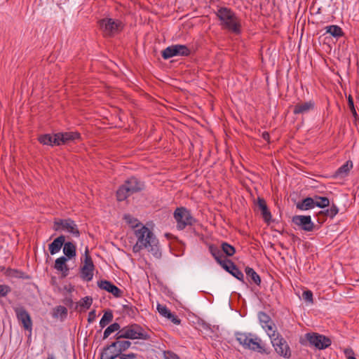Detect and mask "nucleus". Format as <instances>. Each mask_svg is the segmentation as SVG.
I'll use <instances>...</instances> for the list:
<instances>
[{"label": "nucleus", "mask_w": 359, "mask_h": 359, "mask_svg": "<svg viewBox=\"0 0 359 359\" xmlns=\"http://www.w3.org/2000/svg\"><path fill=\"white\" fill-rule=\"evenodd\" d=\"M10 291V287L5 285H0V297L6 296Z\"/></svg>", "instance_id": "de8ad7c7"}, {"label": "nucleus", "mask_w": 359, "mask_h": 359, "mask_svg": "<svg viewBox=\"0 0 359 359\" xmlns=\"http://www.w3.org/2000/svg\"><path fill=\"white\" fill-rule=\"evenodd\" d=\"M269 337L271 338L275 351L279 355L285 358L291 357L290 348L287 341L280 336L279 333L276 332H269Z\"/></svg>", "instance_id": "39448f33"}, {"label": "nucleus", "mask_w": 359, "mask_h": 359, "mask_svg": "<svg viewBox=\"0 0 359 359\" xmlns=\"http://www.w3.org/2000/svg\"><path fill=\"white\" fill-rule=\"evenodd\" d=\"M258 317L262 328L266 331L268 334L269 332H276L275 325L269 315L261 311L258 313Z\"/></svg>", "instance_id": "2eb2a0df"}, {"label": "nucleus", "mask_w": 359, "mask_h": 359, "mask_svg": "<svg viewBox=\"0 0 359 359\" xmlns=\"http://www.w3.org/2000/svg\"><path fill=\"white\" fill-rule=\"evenodd\" d=\"M326 29L327 32L334 37H340L344 34L341 28L337 25H330L327 27Z\"/></svg>", "instance_id": "f704fd0d"}, {"label": "nucleus", "mask_w": 359, "mask_h": 359, "mask_svg": "<svg viewBox=\"0 0 359 359\" xmlns=\"http://www.w3.org/2000/svg\"><path fill=\"white\" fill-rule=\"evenodd\" d=\"M168 354L170 357V358H168L169 359H179V357L176 354H175V353H172L170 351H168Z\"/></svg>", "instance_id": "864d4df0"}, {"label": "nucleus", "mask_w": 359, "mask_h": 359, "mask_svg": "<svg viewBox=\"0 0 359 359\" xmlns=\"http://www.w3.org/2000/svg\"><path fill=\"white\" fill-rule=\"evenodd\" d=\"M167 318L170 320L175 325H180L181 323V320L172 313H170V315H169Z\"/></svg>", "instance_id": "09e8293b"}, {"label": "nucleus", "mask_w": 359, "mask_h": 359, "mask_svg": "<svg viewBox=\"0 0 359 359\" xmlns=\"http://www.w3.org/2000/svg\"><path fill=\"white\" fill-rule=\"evenodd\" d=\"M167 359H169V358H167Z\"/></svg>", "instance_id": "680f3d73"}, {"label": "nucleus", "mask_w": 359, "mask_h": 359, "mask_svg": "<svg viewBox=\"0 0 359 359\" xmlns=\"http://www.w3.org/2000/svg\"><path fill=\"white\" fill-rule=\"evenodd\" d=\"M63 302L67 306H69V308H72L74 305V303L71 297H66L63 300Z\"/></svg>", "instance_id": "8fccbe9b"}, {"label": "nucleus", "mask_w": 359, "mask_h": 359, "mask_svg": "<svg viewBox=\"0 0 359 359\" xmlns=\"http://www.w3.org/2000/svg\"><path fill=\"white\" fill-rule=\"evenodd\" d=\"M53 229L56 231L66 230L75 237H79L80 236V231L78 229L77 225L71 219L55 220Z\"/></svg>", "instance_id": "1a4fd4ad"}, {"label": "nucleus", "mask_w": 359, "mask_h": 359, "mask_svg": "<svg viewBox=\"0 0 359 359\" xmlns=\"http://www.w3.org/2000/svg\"><path fill=\"white\" fill-rule=\"evenodd\" d=\"M262 138L266 140V142H269L270 135L269 133L267 132H264L262 135Z\"/></svg>", "instance_id": "603ef678"}, {"label": "nucleus", "mask_w": 359, "mask_h": 359, "mask_svg": "<svg viewBox=\"0 0 359 359\" xmlns=\"http://www.w3.org/2000/svg\"><path fill=\"white\" fill-rule=\"evenodd\" d=\"M216 15L220 20L221 26L233 33L241 32V24L235 13L226 7H221L216 12Z\"/></svg>", "instance_id": "f03ea898"}, {"label": "nucleus", "mask_w": 359, "mask_h": 359, "mask_svg": "<svg viewBox=\"0 0 359 359\" xmlns=\"http://www.w3.org/2000/svg\"><path fill=\"white\" fill-rule=\"evenodd\" d=\"M306 338L311 345L319 350L325 349L332 344L330 338L316 332L307 333Z\"/></svg>", "instance_id": "6e6552de"}, {"label": "nucleus", "mask_w": 359, "mask_h": 359, "mask_svg": "<svg viewBox=\"0 0 359 359\" xmlns=\"http://www.w3.org/2000/svg\"><path fill=\"white\" fill-rule=\"evenodd\" d=\"M97 285L100 289L111 293L116 297H121L122 291L109 280H100L97 282Z\"/></svg>", "instance_id": "dca6fc26"}, {"label": "nucleus", "mask_w": 359, "mask_h": 359, "mask_svg": "<svg viewBox=\"0 0 359 359\" xmlns=\"http://www.w3.org/2000/svg\"><path fill=\"white\" fill-rule=\"evenodd\" d=\"M8 275L12 277L18 278H23V279H27L29 278V276L25 274V273L18 271L17 269H9L7 271Z\"/></svg>", "instance_id": "4c0bfd02"}, {"label": "nucleus", "mask_w": 359, "mask_h": 359, "mask_svg": "<svg viewBox=\"0 0 359 359\" xmlns=\"http://www.w3.org/2000/svg\"><path fill=\"white\" fill-rule=\"evenodd\" d=\"M314 198L316 206L318 208H324L330 205V200L327 197H323L316 195L314 196Z\"/></svg>", "instance_id": "c9c22d12"}, {"label": "nucleus", "mask_w": 359, "mask_h": 359, "mask_svg": "<svg viewBox=\"0 0 359 359\" xmlns=\"http://www.w3.org/2000/svg\"><path fill=\"white\" fill-rule=\"evenodd\" d=\"M93 303V299L90 297H85L82 298L79 302V305L81 307H83L85 309H89Z\"/></svg>", "instance_id": "ea45409f"}, {"label": "nucleus", "mask_w": 359, "mask_h": 359, "mask_svg": "<svg viewBox=\"0 0 359 359\" xmlns=\"http://www.w3.org/2000/svg\"><path fill=\"white\" fill-rule=\"evenodd\" d=\"M339 212V208L335 204H332L330 208H328V217L333 218Z\"/></svg>", "instance_id": "a18cd8bd"}, {"label": "nucleus", "mask_w": 359, "mask_h": 359, "mask_svg": "<svg viewBox=\"0 0 359 359\" xmlns=\"http://www.w3.org/2000/svg\"><path fill=\"white\" fill-rule=\"evenodd\" d=\"M115 341L109 344V347L116 348V353H123L127 351L131 346L132 343L128 340H124V337L117 338V333L115 334Z\"/></svg>", "instance_id": "f3484780"}, {"label": "nucleus", "mask_w": 359, "mask_h": 359, "mask_svg": "<svg viewBox=\"0 0 359 359\" xmlns=\"http://www.w3.org/2000/svg\"><path fill=\"white\" fill-rule=\"evenodd\" d=\"M124 337L127 339H150V335L147 333L140 325L133 323L125 326L117 332V338Z\"/></svg>", "instance_id": "20e7f679"}, {"label": "nucleus", "mask_w": 359, "mask_h": 359, "mask_svg": "<svg viewBox=\"0 0 359 359\" xmlns=\"http://www.w3.org/2000/svg\"><path fill=\"white\" fill-rule=\"evenodd\" d=\"M83 266H86L90 267V268H95L93 259H92L90 255H89V251H88V248L86 249V251H85V259H84Z\"/></svg>", "instance_id": "a19ab883"}, {"label": "nucleus", "mask_w": 359, "mask_h": 359, "mask_svg": "<svg viewBox=\"0 0 359 359\" xmlns=\"http://www.w3.org/2000/svg\"><path fill=\"white\" fill-rule=\"evenodd\" d=\"M245 272L248 278H250L252 281L255 283L257 285H259L261 284V278L257 273V272L249 266H246L245 269Z\"/></svg>", "instance_id": "c85d7f7f"}, {"label": "nucleus", "mask_w": 359, "mask_h": 359, "mask_svg": "<svg viewBox=\"0 0 359 359\" xmlns=\"http://www.w3.org/2000/svg\"><path fill=\"white\" fill-rule=\"evenodd\" d=\"M119 330H121V325L118 323H112L111 325H110L105 329V330L104 332V334H103V339H106L107 338H108L109 336L112 332H114L116 331L118 332H119Z\"/></svg>", "instance_id": "72a5a7b5"}, {"label": "nucleus", "mask_w": 359, "mask_h": 359, "mask_svg": "<svg viewBox=\"0 0 359 359\" xmlns=\"http://www.w3.org/2000/svg\"><path fill=\"white\" fill-rule=\"evenodd\" d=\"M157 310L161 315L165 318H168L171 313L170 311L165 306L161 304L157 305Z\"/></svg>", "instance_id": "79ce46f5"}, {"label": "nucleus", "mask_w": 359, "mask_h": 359, "mask_svg": "<svg viewBox=\"0 0 359 359\" xmlns=\"http://www.w3.org/2000/svg\"><path fill=\"white\" fill-rule=\"evenodd\" d=\"M209 250L217 262L220 265L221 263H222L224 261V259H225L222 255V250H220L217 246L214 245H210L209 246Z\"/></svg>", "instance_id": "bb28decb"}, {"label": "nucleus", "mask_w": 359, "mask_h": 359, "mask_svg": "<svg viewBox=\"0 0 359 359\" xmlns=\"http://www.w3.org/2000/svg\"><path fill=\"white\" fill-rule=\"evenodd\" d=\"M137 243L133 248L134 252H139L144 248H147L154 257L158 259L161 252L158 248V242L153 232L145 226H141L140 229L135 230Z\"/></svg>", "instance_id": "f257e3e1"}, {"label": "nucleus", "mask_w": 359, "mask_h": 359, "mask_svg": "<svg viewBox=\"0 0 359 359\" xmlns=\"http://www.w3.org/2000/svg\"><path fill=\"white\" fill-rule=\"evenodd\" d=\"M55 139V134L52 136L50 134L41 135L38 137V140L40 143L44 145L53 146L55 145L54 142Z\"/></svg>", "instance_id": "7c9ffc66"}, {"label": "nucleus", "mask_w": 359, "mask_h": 359, "mask_svg": "<svg viewBox=\"0 0 359 359\" xmlns=\"http://www.w3.org/2000/svg\"><path fill=\"white\" fill-rule=\"evenodd\" d=\"M292 222L306 231H311L314 228V224L309 215H295L292 217Z\"/></svg>", "instance_id": "4468645a"}, {"label": "nucleus", "mask_w": 359, "mask_h": 359, "mask_svg": "<svg viewBox=\"0 0 359 359\" xmlns=\"http://www.w3.org/2000/svg\"><path fill=\"white\" fill-rule=\"evenodd\" d=\"M47 359H55L53 355H49Z\"/></svg>", "instance_id": "13d9d810"}, {"label": "nucleus", "mask_w": 359, "mask_h": 359, "mask_svg": "<svg viewBox=\"0 0 359 359\" xmlns=\"http://www.w3.org/2000/svg\"><path fill=\"white\" fill-rule=\"evenodd\" d=\"M190 53V50L184 45H172L162 51V57L167 60L177 55L188 56Z\"/></svg>", "instance_id": "9d476101"}, {"label": "nucleus", "mask_w": 359, "mask_h": 359, "mask_svg": "<svg viewBox=\"0 0 359 359\" xmlns=\"http://www.w3.org/2000/svg\"><path fill=\"white\" fill-rule=\"evenodd\" d=\"M173 216L177 222V228L179 230H183L187 226L193 225L196 222L190 211L184 207L177 208Z\"/></svg>", "instance_id": "423d86ee"}, {"label": "nucleus", "mask_w": 359, "mask_h": 359, "mask_svg": "<svg viewBox=\"0 0 359 359\" xmlns=\"http://www.w3.org/2000/svg\"><path fill=\"white\" fill-rule=\"evenodd\" d=\"M126 187L130 188V193H136L142 191L144 189V184L138 181L135 177H130L124 183Z\"/></svg>", "instance_id": "6ab92c4d"}, {"label": "nucleus", "mask_w": 359, "mask_h": 359, "mask_svg": "<svg viewBox=\"0 0 359 359\" xmlns=\"http://www.w3.org/2000/svg\"><path fill=\"white\" fill-rule=\"evenodd\" d=\"M348 105L351 111L353 116L356 117L357 112L354 107L353 99L351 95H349L348 97Z\"/></svg>", "instance_id": "c03bdc74"}, {"label": "nucleus", "mask_w": 359, "mask_h": 359, "mask_svg": "<svg viewBox=\"0 0 359 359\" xmlns=\"http://www.w3.org/2000/svg\"><path fill=\"white\" fill-rule=\"evenodd\" d=\"M221 248L222 252H224L227 257H231L236 252L235 248L226 242H223L221 244Z\"/></svg>", "instance_id": "e433bc0d"}, {"label": "nucleus", "mask_w": 359, "mask_h": 359, "mask_svg": "<svg viewBox=\"0 0 359 359\" xmlns=\"http://www.w3.org/2000/svg\"><path fill=\"white\" fill-rule=\"evenodd\" d=\"M113 318L114 316L111 310L108 309L104 311V315L100 321V326L104 328L112 321Z\"/></svg>", "instance_id": "c756f323"}, {"label": "nucleus", "mask_w": 359, "mask_h": 359, "mask_svg": "<svg viewBox=\"0 0 359 359\" xmlns=\"http://www.w3.org/2000/svg\"><path fill=\"white\" fill-rule=\"evenodd\" d=\"M347 359H356V358L354 356L349 355V356H348Z\"/></svg>", "instance_id": "4d7b16f0"}, {"label": "nucleus", "mask_w": 359, "mask_h": 359, "mask_svg": "<svg viewBox=\"0 0 359 359\" xmlns=\"http://www.w3.org/2000/svg\"><path fill=\"white\" fill-rule=\"evenodd\" d=\"M353 168V163L351 161H347L345 164L341 165L340 168L337 169V170L335 172L334 177H345L347 176L350 172V170Z\"/></svg>", "instance_id": "b1692460"}, {"label": "nucleus", "mask_w": 359, "mask_h": 359, "mask_svg": "<svg viewBox=\"0 0 359 359\" xmlns=\"http://www.w3.org/2000/svg\"><path fill=\"white\" fill-rule=\"evenodd\" d=\"M96 318V313H95V310H93L89 312L88 313V323H92L95 320Z\"/></svg>", "instance_id": "3c124183"}, {"label": "nucleus", "mask_w": 359, "mask_h": 359, "mask_svg": "<svg viewBox=\"0 0 359 359\" xmlns=\"http://www.w3.org/2000/svg\"><path fill=\"white\" fill-rule=\"evenodd\" d=\"M257 205L261 210L264 222L269 224L271 220V214L268 209L266 201L263 198L259 197L257 198Z\"/></svg>", "instance_id": "a211bd4d"}, {"label": "nucleus", "mask_w": 359, "mask_h": 359, "mask_svg": "<svg viewBox=\"0 0 359 359\" xmlns=\"http://www.w3.org/2000/svg\"><path fill=\"white\" fill-rule=\"evenodd\" d=\"M65 242V236L61 235L56 238L50 244L48 245V249L51 255H55L60 251L62 246Z\"/></svg>", "instance_id": "412c9836"}, {"label": "nucleus", "mask_w": 359, "mask_h": 359, "mask_svg": "<svg viewBox=\"0 0 359 359\" xmlns=\"http://www.w3.org/2000/svg\"><path fill=\"white\" fill-rule=\"evenodd\" d=\"M116 355H118V358L119 359H137V354L135 353H116Z\"/></svg>", "instance_id": "37998d69"}, {"label": "nucleus", "mask_w": 359, "mask_h": 359, "mask_svg": "<svg viewBox=\"0 0 359 359\" xmlns=\"http://www.w3.org/2000/svg\"><path fill=\"white\" fill-rule=\"evenodd\" d=\"M220 266L236 278L244 283L243 273L231 259H224Z\"/></svg>", "instance_id": "f8f14e48"}, {"label": "nucleus", "mask_w": 359, "mask_h": 359, "mask_svg": "<svg viewBox=\"0 0 359 359\" xmlns=\"http://www.w3.org/2000/svg\"><path fill=\"white\" fill-rule=\"evenodd\" d=\"M100 29L104 36L111 37L120 32L123 29L122 22L118 20L104 18L99 21Z\"/></svg>", "instance_id": "0eeeda50"}, {"label": "nucleus", "mask_w": 359, "mask_h": 359, "mask_svg": "<svg viewBox=\"0 0 359 359\" xmlns=\"http://www.w3.org/2000/svg\"><path fill=\"white\" fill-rule=\"evenodd\" d=\"M349 352L353 353V350H351V349L349 351Z\"/></svg>", "instance_id": "052dcab7"}, {"label": "nucleus", "mask_w": 359, "mask_h": 359, "mask_svg": "<svg viewBox=\"0 0 359 359\" xmlns=\"http://www.w3.org/2000/svg\"><path fill=\"white\" fill-rule=\"evenodd\" d=\"M252 334L244 332L236 333V339L238 343L243 346L245 349H249L252 351H256L260 353L269 354V353L265 348L264 346L262 344V340L257 337L252 338Z\"/></svg>", "instance_id": "7ed1b4c3"}, {"label": "nucleus", "mask_w": 359, "mask_h": 359, "mask_svg": "<svg viewBox=\"0 0 359 359\" xmlns=\"http://www.w3.org/2000/svg\"><path fill=\"white\" fill-rule=\"evenodd\" d=\"M78 308V304H76V306H75V309H76Z\"/></svg>", "instance_id": "bf43d9fd"}, {"label": "nucleus", "mask_w": 359, "mask_h": 359, "mask_svg": "<svg viewBox=\"0 0 359 359\" xmlns=\"http://www.w3.org/2000/svg\"><path fill=\"white\" fill-rule=\"evenodd\" d=\"M131 194H133V193H130V188H128L125 184H123L116 191L117 200L118 201H123Z\"/></svg>", "instance_id": "a878e982"}, {"label": "nucleus", "mask_w": 359, "mask_h": 359, "mask_svg": "<svg viewBox=\"0 0 359 359\" xmlns=\"http://www.w3.org/2000/svg\"><path fill=\"white\" fill-rule=\"evenodd\" d=\"M314 108V103L312 101L297 103L294 107V114H304Z\"/></svg>", "instance_id": "4be33fe9"}, {"label": "nucleus", "mask_w": 359, "mask_h": 359, "mask_svg": "<svg viewBox=\"0 0 359 359\" xmlns=\"http://www.w3.org/2000/svg\"><path fill=\"white\" fill-rule=\"evenodd\" d=\"M14 311L18 320L22 323L23 327L27 330H31L32 322L27 311L23 306H20L14 308Z\"/></svg>", "instance_id": "ddd939ff"}, {"label": "nucleus", "mask_w": 359, "mask_h": 359, "mask_svg": "<svg viewBox=\"0 0 359 359\" xmlns=\"http://www.w3.org/2000/svg\"><path fill=\"white\" fill-rule=\"evenodd\" d=\"M94 268L83 266L81 269V278L86 281L92 280Z\"/></svg>", "instance_id": "2f4dec72"}, {"label": "nucleus", "mask_w": 359, "mask_h": 359, "mask_svg": "<svg viewBox=\"0 0 359 359\" xmlns=\"http://www.w3.org/2000/svg\"><path fill=\"white\" fill-rule=\"evenodd\" d=\"M67 258L65 257H61L57 258L55 262V269L62 273L63 278L66 277L69 273V267L66 264Z\"/></svg>", "instance_id": "aec40b11"}, {"label": "nucleus", "mask_w": 359, "mask_h": 359, "mask_svg": "<svg viewBox=\"0 0 359 359\" xmlns=\"http://www.w3.org/2000/svg\"><path fill=\"white\" fill-rule=\"evenodd\" d=\"M67 316V309L66 307L63 306H57L53 309V317L57 318H60L61 319H64Z\"/></svg>", "instance_id": "473e14b6"}, {"label": "nucleus", "mask_w": 359, "mask_h": 359, "mask_svg": "<svg viewBox=\"0 0 359 359\" xmlns=\"http://www.w3.org/2000/svg\"><path fill=\"white\" fill-rule=\"evenodd\" d=\"M124 310L132 309V307L129 305H123Z\"/></svg>", "instance_id": "6e6d98bb"}, {"label": "nucleus", "mask_w": 359, "mask_h": 359, "mask_svg": "<svg viewBox=\"0 0 359 359\" xmlns=\"http://www.w3.org/2000/svg\"><path fill=\"white\" fill-rule=\"evenodd\" d=\"M316 206L315 198L306 197L302 201L297 203V208L301 210H307L313 208Z\"/></svg>", "instance_id": "5701e85b"}, {"label": "nucleus", "mask_w": 359, "mask_h": 359, "mask_svg": "<svg viewBox=\"0 0 359 359\" xmlns=\"http://www.w3.org/2000/svg\"><path fill=\"white\" fill-rule=\"evenodd\" d=\"M111 348H115L109 347V344L104 346L101 353L100 359H115L118 358V355H116V351H111Z\"/></svg>", "instance_id": "cd10ccee"}, {"label": "nucleus", "mask_w": 359, "mask_h": 359, "mask_svg": "<svg viewBox=\"0 0 359 359\" xmlns=\"http://www.w3.org/2000/svg\"><path fill=\"white\" fill-rule=\"evenodd\" d=\"M63 245V252L65 255V256L69 259L74 257L76 256L75 245L72 242H67L65 243Z\"/></svg>", "instance_id": "393cba45"}, {"label": "nucleus", "mask_w": 359, "mask_h": 359, "mask_svg": "<svg viewBox=\"0 0 359 359\" xmlns=\"http://www.w3.org/2000/svg\"><path fill=\"white\" fill-rule=\"evenodd\" d=\"M123 219L132 228L142 226L136 218L132 217L130 215H125Z\"/></svg>", "instance_id": "58836bf2"}, {"label": "nucleus", "mask_w": 359, "mask_h": 359, "mask_svg": "<svg viewBox=\"0 0 359 359\" xmlns=\"http://www.w3.org/2000/svg\"><path fill=\"white\" fill-rule=\"evenodd\" d=\"M318 215H325L328 217V209H327L325 211H320L318 213Z\"/></svg>", "instance_id": "5fc2aeb1"}, {"label": "nucleus", "mask_w": 359, "mask_h": 359, "mask_svg": "<svg viewBox=\"0 0 359 359\" xmlns=\"http://www.w3.org/2000/svg\"><path fill=\"white\" fill-rule=\"evenodd\" d=\"M302 296L304 300L313 303V293L311 290L304 291Z\"/></svg>", "instance_id": "49530a36"}, {"label": "nucleus", "mask_w": 359, "mask_h": 359, "mask_svg": "<svg viewBox=\"0 0 359 359\" xmlns=\"http://www.w3.org/2000/svg\"><path fill=\"white\" fill-rule=\"evenodd\" d=\"M81 140V135L78 132H65L55 133V144L60 146Z\"/></svg>", "instance_id": "9b49d317"}]
</instances>
